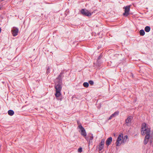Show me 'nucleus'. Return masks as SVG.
Segmentation results:
<instances>
[{
  "label": "nucleus",
  "mask_w": 153,
  "mask_h": 153,
  "mask_svg": "<svg viewBox=\"0 0 153 153\" xmlns=\"http://www.w3.org/2000/svg\"><path fill=\"white\" fill-rule=\"evenodd\" d=\"M141 134L142 135H144L145 134H147V132L149 131V134H150V128H148L147 125L145 123H143L141 125Z\"/></svg>",
  "instance_id": "f257e3e1"
},
{
  "label": "nucleus",
  "mask_w": 153,
  "mask_h": 153,
  "mask_svg": "<svg viewBox=\"0 0 153 153\" xmlns=\"http://www.w3.org/2000/svg\"><path fill=\"white\" fill-rule=\"evenodd\" d=\"M133 118V117L132 116H130L128 117L125 120L126 123L127 124V125H128V124L130 123H131V120H132Z\"/></svg>",
  "instance_id": "f8f14e48"
},
{
  "label": "nucleus",
  "mask_w": 153,
  "mask_h": 153,
  "mask_svg": "<svg viewBox=\"0 0 153 153\" xmlns=\"http://www.w3.org/2000/svg\"><path fill=\"white\" fill-rule=\"evenodd\" d=\"M149 143L150 145H152L153 144V139L151 138L149 140Z\"/></svg>",
  "instance_id": "4be33fe9"
},
{
  "label": "nucleus",
  "mask_w": 153,
  "mask_h": 153,
  "mask_svg": "<svg viewBox=\"0 0 153 153\" xmlns=\"http://www.w3.org/2000/svg\"><path fill=\"white\" fill-rule=\"evenodd\" d=\"M50 73V68L49 67H48L47 68L46 71V73L48 74L49 73Z\"/></svg>",
  "instance_id": "412c9836"
},
{
  "label": "nucleus",
  "mask_w": 153,
  "mask_h": 153,
  "mask_svg": "<svg viewBox=\"0 0 153 153\" xmlns=\"http://www.w3.org/2000/svg\"><path fill=\"white\" fill-rule=\"evenodd\" d=\"M56 80V82L55 83V84L57 85H62V79L58 78V77H57Z\"/></svg>",
  "instance_id": "4468645a"
},
{
  "label": "nucleus",
  "mask_w": 153,
  "mask_h": 153,
  "mask_svg": "<svg viewBox=\"0 0 153 153\" xmlns=\"http://www.w3.org/2000/svg\"><path fill=\"white\" fill-rule=\"evenodd\" d=\"M90 85H93L94 84V82L92 80H90L88 82Z\"/></svg>",
  "instance_id": "5701e85b"
},
{
  "label": "nucleus",
  "mask_w": 153,
  "mask_h": 153,
  "mask_svg": "<svg viewBox=\"0 0 153 153\" xmlns=\"http://www.w3.org/2000/svg\"><path fill=\"white\" fill-rule=\"evenodd\" d=\"M115 133H113V135H114V136H115Z\"/></svg>",
  "instance_id": "cd10ccee"
},
{
  "label": "nucleus",
  "mask_w": 153,
  "mask_h": 153,
  "mask_svg": "<svg viewBox=\"0 0 153 153\" xmlns=\"http://www.w3.org/2000/svg\"><path fill=\"white\" fill-rule=\"evenodd\" d=\"M1 7H0V10L1 9Z\"/></svg>",
  "instance_id": "c85d7f7f"
},
{
  "label": "nucleus",
  "mask_w": 153,
  "mask_h": 153,
  "mask_svg": "<svg viewBox=\"0 0 153 153\" xmlns=\"http://www.w3.org/2000/svg\"><path fill=\"white\" fill-rule=\"evenodd\" d=\"M123 134H120L117 137L116 142L115 143V144L116 146H119L121 145H122V140L123 139Z\"/></svg>",
  "instance_id": "7ed1b4c3"
},
{
  "label": "nucleus",
  "mask_w": 153,
  "mask_h": 153,
  "mask_svg": "<svg viewBox=\"0 0 153 153\" xmlns=\"http://www.w3.org/2000/svg\"><path fill=\"white\" fill-rule=\"evenodd\" d=\"M128 136L127 135H125L124 136L123 139L122 140V145L124 144V143H127L128 141Z\"/></svg>",
  "instance_id": "dca6fc26"
},
{
  "label": "nucleus",
  "mask_w": 153,
  "mask_h": 153,
  "mask_svg": "<svg viewBox=\"0 0 153 153\" xmlns=\"http://www.w3.org/2000/svg\"><path fill=\"white\" fill-rule=\"evenodd\" d=\"M119 112L118 111L115 112V116L119 114Z\"/></svg>",
  "instance_id": "a878e982"
},
{
  "label": "nucleus",
  "mask_w": 153,
  "mask_h": 153,
  "mask_svg": "<svg viewBox=\"0 0 153 153\" xmlns=\"http://www.w3.org/2000/svg\"><path fill=\"white\" fill-rule=\"evenodd\" d=\"M150 27L149 26H146L144 28L145 31L146 32H149L150 30Z\"/></svg>",
  "instance_id": "a211bd4d"
},
{
  "label": "nucleus",
  "mask_w": 153,
  "mask_h": 153,
  "mask_svg": "<svg viewBox=\"0 0 153 153\" xmlns=\"http://www.w3.org/2000/svg\"><path fill=\"white\" fill-rule=\"evenodd\" d=\"M82 151V149L81 147L79 148L78 149V151L79 152H81Z\"/></svg>",
  "instance_id": "393cba45"
},
{
  "label": "nucleus",
  "mask_w": 153,
  "mask_h": 153,
  "mask_svg": "<svg viewBox=\"0 0 153 153\" xmlns=\"http://www.w3.org/2000/svg\"><path fill=\"white\" fill-rule=\"evenodd\" d=\"M115 115V112L114 113H113L109 117V120H110L111 119L112 117L114 116Z\"/></svg>",
  "instance_id": "b1692460"
},
{
  "label": "nucleus",
  "mask_w": 153,
  "mask_h": 153,
  "mask_svg": "<svg viewBox=\"0 0 153 153\" xmlns=\"http://www.w3.org/2000/svg\"><path fill=\"white\" fill-rule=\"evenodd\" d=\"M83 86L85 88H88L89 86V83L87 82H84L83 83Z\"/></svg>",
  "instance_id": "aec40b11"
},
{
  "label": "nucleus",
  "mask_w": 153,
  "mask_h": 153,
  "mask_svg": "<svg viewBox=\"0 0 153 153\" xmlns=\"http://www.w3.org/2000/svg\"><path fill=\"white\" fill-rule=\"evenodd\" d=\"M149 132L148 131L147 132V134H146L145 138L143 141V143L145 145H146L150 139V134H149Z\"/></svg>",
  "instance_id": "6e6552de"
},
{
  "label": "nucleus",
  "mask_w": 153,
  "mask_h": 153,
  "mask_svg": "<svg viewBox=\"0 0 153 153\" xmlns=\"http://www.w3.org/2000/svg\"><path fill=\"white\" fill-rule=\"evenodd\" d=\"M85 137L87 141L88 142L89 144H90L91 140L93 139V135L91 134H89L88 136H86Z\"/></svg>",
  "instance_id": "1a4fd4ad"
},
{
  "label": "nucleus",
  "mask_w": 153,
  "mask_h": 153,
  "mask_svg": "<svg viewBox=\"0 0 153 153\" xmlns=\"http://www.w3.org/2000/svg\"><path fill=\"white\" fill-rule=\"evenodd\" d=\"M67 71H68L65 70H62L57 77L58 78H60L62 79V78L64 77V74L67 72Z\"/></svg>",
  "instance_id": "9b49d317"
},
{
  "label": "nucleus",
  "mask_w": 153,
  "mask_h": 153,
  "mask_svg": "<svg viewBox=\"0 0 153 153\" xmlns=\"http://www.w3.org/2000/svg\"><path fill=\"white\" fill-rule=\"evenodd\" d=\"M102 57V55L101 54L98 57L97 60V64L98 65H99L101 63V59Z\"/></svg>",
  "instance_id": "2eb2a0df"
},
{
  "label": "nucleus",
  "mask_w": 153,
  "mask_h": 153,
  "mask_svg": "<svg viewBox=\"0 0 153 153\" xmlns=\"http://www.w3.org/2000/svg\"><path fill=\"white\" fill-rule=\"evenodd\" d=\"M105 141V140L104 139H102L101 140V142L99 144V151L101 150L103 148Z\"/></svg>",
  "instance_id": "9d476101"
},
{
  "label": "nucleus",
  "mask_w": 153,
  "mask_h": 153,
  "mask_svg": "<svg viewBox=\"0 0 153 153\" xmlns=\"http://www.w3.org/2000/svg\"><path fill=\"white\" fill-rule=\"evenodd\" d=\"M78 128L81 130V134L84 137L86 136L87 134L85 130L81 124L78 126Z\"/></svg>",
  "instance_id": "423d86ee"
},
{
  "label": "nucleus",
  "mask_w": 153,
  "mask_h": 153,
  "mask_svg": "<svg viewBox=\"0 0 153 153\" xmlns=\"http://www.w3.org/2000/svg\"><path fill=\"white\" fill-rule=\"evenodd\" d=\"M130 8V5H128L123 7V8L124 9V12L123 13V15L124 16L127 17L129 15Z\"/></svg>",
  "instance_id": "20e7f679"
},
{
  "label": "nucleus",
  "mask_w": 153,
  "mask_h": 153,
  "mask_svg": "<svg viewBox=\"0 0 153 153\" xmlns=\"http://www.w3.org/2000/svg\"><path fill=\"white\" fill-rule=\"evenodd\" d=\"M80 12L83 15L88 17L91 16L92 15L91 13L85 9H82L81 10Z\"/></svg>",
  "instance_id": "39448f33"
},
{
  "label": "nucleus",
  "mask_w": 153,
  "mask_h": 153,
  "mask_svg": "<svg viewBox=\"0 0 153 153\" xmlns=\"http://www.w3.org/2000/svg\"><path fill=\"white\" fill-rule=\"evenodd\" d=\"M14 113V111L13 110H10L8 111V114L10 116H12L13 115Z\"/></svg>",
  "instance_id": "f3484780"
},
{
  "label": "nucleus",
  "mask_w": 153,
  "mask_h": 153,
  "mask_svg": "<svg viewBox=\"0 0 153 153\" xmlns=\"http://www.w3.org/2000/svg\"><path fill=\"white\" fill-rule=\"evenodd\" d=\"M112 138L111 137L107 138L106 141V144L107 146H108L112 141Z\"/></svg>",
  "instance_id": "ddd939ff"
},
{
  "label": "nucleus",
  "mask_w": 153,
  "mask_h": 153,
  "mask_svg": "<svg viewBox=\"0 0 153 153\" xmlns=\"http://www.w3.org/2000/svg\"><path fill=\"white\" fill-rule=\"evenodd\" d=\"M62 85L55 84V88L56 90L55 95L56 97H59L61 94V91L62 88Z\"/></svg>",
  "instance_id": "f03ea898"
},
{
  "label": "nucleus",
  "mask_w": 153,
  "mask_h": 153,
  "mask_svg": "<svg viewBox=\"0 0 153 153\" xmlns=\"http://www.w3.org/2000/svg\"><path fill=\"white\" fill-rule=\"evenodd\" d=\"M1 0V1H4V0Z\"/></svg>",
  "instance_id": "c756f323"
},
{
  "label": "nucleus",
  "mask_w": 153,
  "mask_h": 153,
  "mask_svg": "<svg viewBox=\"0 0 153 153\" xmlns=\"http://www.w3.org/2000/svg\"><path fill=\"white\" fill-rule=\"evenodd\" d=\"M139 32L140 35L141 36H143L145 34V32L144 30L143 29L140 30Z\"/></svg>",
  "instance_id": "6ab92c4d"
},
{
  "label": "nucleus",
  "mask_w": 153,
  "mask_h": 153,
  "mask_svg": "<svg viewBox=\"0 0 153 153\" xmlns=\"http://www.w3.org/2000/svg\"><path fill=\"white\" fill-rule=\"evenodd\" d=\"M11 32L12 35L14 36H15L18 35L19 29L17 27H13L11 30Z\"/></svg>",
  "instance_id": "0eeeda50"
},
{
  "label": "nucleus",
  "mask_w": 153,
  "mask_h": 153,
  "mask_svg": "<svg viewBox=\"0 0 153 153\" xmlns=\"http://www.w3.org/2000/svg\"><path fill=\"white\" fill-rule=\"evenodd\" d=\"M77 124L79 125H80V124H81V123H79V121H77Z\"/></svg>",
  "instance_id": "bb28decb"
}]
</instances>
